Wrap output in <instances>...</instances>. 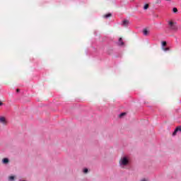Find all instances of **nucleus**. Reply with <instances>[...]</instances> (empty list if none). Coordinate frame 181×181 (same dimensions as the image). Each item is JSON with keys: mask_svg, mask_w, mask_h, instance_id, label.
Returning <instances> with one entry per match:
<instances>
[{"mask_svg": "<svg viewBox=\"0 0 181 181\" xmlns=\"http://www.w3.org/2000/svg\"><path fill=\"white\" fill-rule=\"evenodd\" d=\"M129 163H131V158H129L128 156H122L119 162L120 168L123 169H127V166H128Z\"/></svg>", "mask_w": 181, "mask_h": 181, "instance_id": "nucleus-1", "label": "nucleus"}, {"mask_svg": "<svg viewBox=\"0 0 181 181\" xmlns=\"http://www.w3.org/2000/svg\"><path fill=\"white\" fill-rule=\"evenodd\" d=\"M168 25H170V29L171 30H174V32H176V30H177V25H176V23H173V21H169Z\"/></svg>", "mask_w": 181, "mask_h": 181, "instance_id": "nucleus-2", "label": "nucleus"}, {"mask_svg": "<svg viewBox=\"0 0 181 181\" xmlns=\"http://www.w3.org/2000/svg\"><path fill=\"white\" fill-rule=\"evenodd\" d=\"M0 124H3V125H6V124H8V122L6 121V118H5V117H0Z\"/></svg>", "mask_w": 181, "mask_h": 181, "instance_id": "nucleus-3", "label": "nucleus"}, {"mask_svg": "<svg viewBox=\"0 0 181 181\" xmlns=\"http://www.w3.org/2000/svg\"><path fill=\"white\" fill-rule=\"evenodd\" d=\"M129 25V21L128 20H124L122 23V26H124V28H128Z\"/></svg>", "mask_w": 181, "mask_h": 181, "instance_id": "nucleus-4", "label": "nucleus"}, {"mask_svg": "<svg viewBox=\"0 0 181 181\" xmlns=\"http://www.w3.org/2000/svg\"><path fill=\"white\" fill-rule=\"evenodd\" d=\"M2 163H4V165H8V163H9V158H3Z\"/></svg>", "mask_w": 181, "mask_h": 181, "instance_id": "nucleus-5", "label": "nucleus"}, {"mask_svg": "<svg viewBox=\"0 0 181 181\" xmlns=\"http://www.w3.org/2000/svg\"><path fill=\"white\" fill-rule=\"evenodd\" d=\"M143 33H144V36H148V35H149V31H148V30L146 28H144L143 30Z\"/></svg>", "mask_w": 181, "mask_h": 181, "instance_id": "nucleus-6", "label": "nucleus"}, {"mask_svg": "<svg viewBox=\"0 0 181 181\" xmlns=\"http://www.w3.org/2000/svg\"><path fill=\"white\" fill-rule=\"evenodd\" d=\"M118 45L119 46H124V42H122V37L119 38Z\"/></svg>", "mask_w": 181, "mask_h": 181, "instance_id": "nucleus-7", "label": "nucleus"}, {"mask_svg": "<svg viewBox=\"0 0 181 181\" xmlns=\"http://www.w3.org/2000/svg\"><path fill=\"white\" fill-rule=\"evenodd\" d=\"M110 16H112V14H111V13H109L106 15L104 16V18H105L106 19H107V18H110Z\"/></svg>", "mask_w": 181, "mask_h": 181, "instance_id": "nucleus-8", "label": "nucleus"}, {"mask_svg": "<svg viewBox=\"0 0 181 181\" xmlns=\"http://www.w3.org/2000/svg\"><path fill=\"white\" fill-rule=\"evenodd\" d=\"M177 132H179V131L177 130V129L176 127L175 131L173 133V136H175V135L177 134Z\"/></svg>", "mask_w": 181, "mask_h": 181, "instance_id": "nucleus-9", "label": "nucleus"}, {"mask_svg": "<svg viewBox=\"0 0 181 181\" xmlns=\"http://www.w3.org/2000/svg\"><path fill=\"white\" fill-rule=\"evenodd\" d=\"M161 45H162V49H163V47H166V45H167L166 41H163L161 42Z\"/></svg>", "mask_w": 181, "mask_h": 181, "instance_id": "nucleus-10", "label": "nucleus"}, {"mask_svg": "<svg viewBox=\"0 0 181 181\" xmlns=\"http://www.w3.org/2000/svg\"><path fill=\"white\" fill-rule=\"evenodd\" d=\"M125 115H127V113L126 112H122L120 115H119V118H122V117H125Z\"/></svg>", "mask_w": 181, "mask_h": 181, "instance_id": "nucleus-11", "label": "nucleus"}, {"mask_svg": "<svg viewBox=\"0 0 181 181\" xmlns=\"http://www.w3.org/2000/svg\"><path fill=\"white\" fill-rule=\"evenodd\" d=\"M148 8H149V4H145L144 6V9L145 11H146V9H148Z\"/></svg>", "mask_w": 181, "mask_h": 181, "instance_id": "nucleus-12", "label": "nucleus"}, {"mask_svg": "<svg viewBox=\"0 0 181 181\" xmlns=\"http://www.w3.org/2000/svg\"><path fill=\"white\" fill-rule=\"evenodd\" d=\"M8 180H10V181H13V180H15V176H10V177H8Z\"/></svg>", "mask_w": 181, "mask_h": 181, "instance_id": "nucleus-13", "label": "nucleus"}, {"mask_svg": "<svg viewBox=\"0 0 181 181\" xmlns=\"http://www.w3.org/2000/svg\"><path fill=\"white\" fill-rule=\"evenodd\" d=\"M83 173H85V174L88 173V168H84V169L83 170Z\"/></svg>", "mask_w": 181, "mask_h": 181, "instance_id": "nucleus-14", "label": "nucleus"}, {"mask_svg": "<svg viewBox=\"0 0 181 181\" xmlns=\"http://www.w3.org/2000/svg\"><path fill=\"white\" fill-rule=\"evenodd\" d=\"M162 49L164 50V52H169L170 50L169 47H163Z\"/></svg>", "mask_w": 181, "mask_h": 181, "instance_id": "nucleus-15", "label": "nucleus"}, {"mask_svg": "<svg viewBox=\"0 0 181 181\" xmlns=\"http://www.w3.org/2000/svg\"><path fill=\"white\" fill-rule=\"evenodd\" d=\"M173 12H174V13H177V8L176 7H174V8H173Z\"/></svg>", "mask_w": 181, "mask_h": 181, "instance_id": "nucleus-16", "label": "nucleus"}, {"mask_svg": "<svg viewBox=\"0 0 181 181\" xmlns=\"http://www.w3.org/2000/svg\"><path fill=\"white\" fill-rule=\"evenodd\" d=\"M176 128L178 132H181V126L177 127Z\"/></svg>", "mask_w": 181, "mask_h": 181, "instance_id": "nucleus-17", "label": "nucleus"}, {"mask_svg": "<svg viewBox=\"0 0 181 181\" xmlns=\"http://www.w3.org/2000/svg\"><path fill=\"white\" fill-rule=\"evenodd\" d=\"M21 92V89H16V93H20Z\"/></svg>", "mask_w": 181, "mask_h": 181, "instance_id": "nucleus-18", "label": "nucleus"}, {"mask_svg": "<svg viewBox=\"0 0 181 181\" xmlns=\"http://www.w3.org/2000/svg\"><path fill=\"white\" fill-rule=\"evenodd\" d=\"M140 181H148V180L144 178V179L141 180Z\"/></svg>", "mask_w": 181, "mask_h": 181, "instance_id": "nucleus-19", "label": "nucleus"}, {"mask_svg": "<svg viewBox=\"0 0 181 181\" xmlns=\"http://www.w3.org/2000/svg\"><path fill=\"white\" fill-rule=\"evenodd\" d=\"M157 4H160V0H158Z\"/></svg>", "mask_w": 181, "mask_h": 181, "instance_id": "nucleus-20", "label": "nucleus"}, {"mask_svg": "<svg viewBox=\"0 0 181 181\" xmlns=\"http://www.w3.org/2000/svg\"><path fill=\"white\" fill-rule=\"evenodd\" d=\"M4 105V103L0 101V107H1V105Z\"/></svg>", "mask_w": 181, "mask_h": 181, "instance_id": "nucleus-21", "label": "nucleus"}, {"mask_svg": "<svg viewBox=\"0 0 181 181\" xmlns=\"http://www.w3.org/2000/svg\"><path fill=\"white\" fill-rule=\"evenodd\" d=\"M166 1H170V0H166Z\"/></svg>", "mask_w": 181, "mask_h": 181, "instance_id": "nucleus-22", "label": "nucleus"}]
</instances>
